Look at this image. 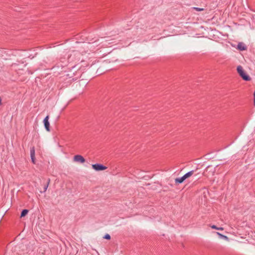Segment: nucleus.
<instances>
[{"mask_svg":"<svg viewBox=\"0 0 255 255\" xmlns=\"http://www.w3.org/2000/svg\"><path fill=\"white\" fill-rule=\"evenodd\" d=\"M30 157L35 156V148L34 146H32L30 148Z\"/></svg>","mask_w":255,"mask_h":255,"instance_id":"1a4fd4ad","label":"nucleus"},{"mask_svg":"<svg viewBox=\"0 0 255 255\" xmlns=\"http://www.w3.org/2000/svg\"><path fill=\"white\" fill-rule=\"evenodd\" d=\"M254 98H255V92H254Z\"/></svg>","mask_w":255,"mask_h":255,"instance_id":"a211bd4d","label":"nucleus"},{"mask_svg":"<svg viewBox=\"0 0 255 255\" xmlns=\"http://www.w3.org/2000/svg\"><path fill=\"white\" fill-rule=\"evenodd\" d=\"M211 227L212 229H216V230H218L223 231L224 230L223 228H222V227L218 228L215 225H212V226H211Z\"/></svg>","mask_w":255,"mask_h":255,"instance_id":"9b49d317","label":"nucleus"},{"mask_svg":"<svg viewBox=\"0 0 255 255\" xmlns=\"http://www.w3.org/2000/svg\"><path fill=\"white\" fill-rule=\"evenodd\" d=\"M73 160L75 162L83 163L85 162V158L81 155H76L74 156Z\"/></svg>","mask_w":255,"mask_h":255,"instance_id":"7ed1b4c3","label":"nucleus"},{"mask_svg":"<svg viewBox=\"0 0 255 255\" xmlns=\"http://www.w3.org/2000/svg\"><path fill=\"white\" fill-rule=\"evenodd\" d=\"M193 9L197 11H203L204 9V8H198V7H193Z\"/></svg>","mask_w":255,"mask_h":255,"instance_id":"f8f14e48","label":"nucleus"},{"mask_svg":"<svg viewBox=\"0 0 255 255\" xmlns=\"http://www.w3.org/2000/svg\"><path fill=\"white\" fill-rule=\"evenodd\" d=\"M216 234L219 236V238L221 239H222L226 241H229V238L225 235H222V234L220 233L219 232H216Z\"/></svg>","mask_w":255,"mask_h":255,"instance_id":"39448f33","label":"nucleus"},{"mask_svg":"<svg viewBox=\"0 0 255 255\" xmlns=\"http://www.w3.org/2000/svg\"><path fill=\"white\" fill-rule=\"evenodd\" d=\"M31 159L32 163L35 164V156L31 157Z\"/></svg>","mask_w":255,"mask_h":255,"instance_id":"4468645a","label":"nucleus"},{"mask_svg":"<svg viewBox=\"0 0 255 255\" xmlns=\"http://www.w3.org/2000/svg\"><path fill=\"white\" fill-rule=\"evenodd\" d=\"M50 182V179L49 178H48L47 180V183L46 184L49 185Z\"/></svg>","mask_w":255,"mask_h":255,"instance_id":"dca6fc26","label":"nucleus"},{"mask_svg":"<svg viewBox=\"0 0 255 255\" xmlns=\"http://www.w3.org/2000/svg\"><path fill=\"white\" fill-rule=\"evenodd\" d=\"M191 176V171L188 172L187 173H185L183 176L184 179L185 180L187 178Z\"/></svg>","mask_w":255,"mask_h":255,"instance_id":"9d476101","label":"nucleus"},{"mask_svg":"<svg viewBox=\"0 0 255 255\" xmlns=\"http://www.w3.org/2000/svg\"><path fill=\"white\" fill-rule=\"evenodd\" d=\"M1 104V99L0 97V105Z\"/></svg>","mask_w":255,"mask_h":255,"instance_id":"f3484780","label":"nucleus"},{"mask_svg":"<svg viewBox=\"0 0 255 255\" xmlns=\"http://www.w3.org/2000/svg\"><path fill=\"white\" fill-rule=\"evenodd\" d=\"M48 187V185H47V184L44 186V191H43L44 192H45L46 191Z\"/></svg>","mask_w":255,"mask_h":255,"instance_id":"2eb2a0df","label":"nucleus"},{"mask_svg":"<svg viewBox=\"0 0 255 255\" xmlns=\"http://www.w3.org/2000/svg\"><path fill=\"white\" fill-rule=\"evenodd\" d=\"M104 239H107V240H110L111 239V236L109 234H106L104 237H103Z\"/></svg>","mask_w":255,"mask_h":255,"instance_id":"ddd939ff","label":"nucleus"},{"mask_svg":"<svg viewBox=\"0 0 255 255\" xmlns=\"http://www.w3.org/2000/svg\"><path fill=\"white\" fill-rule=\"evenodd\" d=\"M237 71L239 75L244 80L250 81L251 80V78L246 74V72L244 71L243 67L241 66H238Z\"/></svg>","mask_w":255,"mask_h":255,"instance_id":"f257e3e1","label":"nucleus"},{"mask_svg":"<svg viewBox=\"0 0 255 255\" xmlns=\"http://www.w3.org/2000/svg\"><path fill=\"white\" fill-rule=\"evenodd\" d=\"M28 213V210L23 209L21 212L20 217L22 218V217H25L27 214Z\"/></svg>","mask_w":255,"mask_h":255,"instance_id":"0eeeda50","label":"nucleus"},{"mask_svg":"<svg viewBox=\"0 0 255 255\" xmlns=\"http://www.w3.org/2000/svg\"><path fill=\"white\" fill-rule=\"evenodd\" d=\"M92 168L96 171H102L107 169V167L99 163L93 164Z\"/></svg>","mask_w":255,"mask_h":255,"instance_id":"f03ea898","label":"nucleus"},{"mask_svg":"<svg viewBox=\"0 0 255 255\" xmlns=\"http://www.w3.org/2000/svg\"><path fill=\"white\" fill-rule=\"evenodd\" d=\"M238 48L240 50H245L246 49V46L244 43L240 42L238 45Z\"/></svg>","mask_w":255,"mask_h":255,"instance_id":"423d86ee","label":"nucleus"},{"mask_svg":"<svg viewBox=\"0 0 255 255\" xmlns=\"http://www.w3.org/2000/svg\"><path fill=\"white\" fill-rule=\"evenodd\" d=\"M184 180H185V179H184L183 177L182 176L180 178H178L175 179V182L176 183H181Z\"/></svg>","mask_w":255,"mask_h":255,"instance_id":"6e6552de","label":"nucleus"},{"mask_svg":"<svg viewBox=\"0 0 255 255\" xmlns=\"http://www.w3.org/2000/svg\"><path fill=\"white\" fill-rule=\"evenodd\" d=\"M49 116H47L43 120V123L44 125V127L47 131H50V124L48 122L49 120Z\"/></svg>","mask_w":255,"mask_h":255,"instance_id":"20e7f679","label":"nucleus"},{"mask_svg":"<svg viewBox=\"0 0 255 255\" xmlns=\"http://www.w3.org/2000/svg\"><path fill=\"white\" fill-rule=\"evenodd\" d=\"M254 104L255 105V98H254Z\"/></svg>","mask_w":255,"mask_h":255,"instance_id":"6ab92c4d","label":"nucleus"}]
</instances>
